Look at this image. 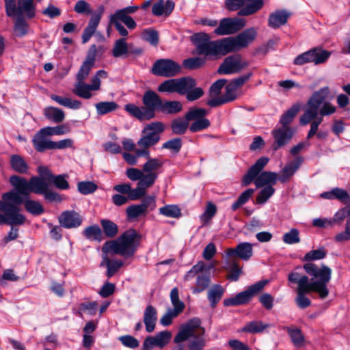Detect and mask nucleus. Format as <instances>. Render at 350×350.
Masks as SVG:
<instances>
[{
  "instance_id": "nucleus-1",
  "label": "nucleus",
  "mask_w": 350,
  "mask_h": 350,
  "mask_svg": "<svg viewBox=\"0 0 350 350\" xmlns=\"http://www.w3.org/2000/svg\"><path fill=\"white\" fill-rule=\"evenodd\" d=\"M306 275L293 271L288 275L289 282L296 284L295 302L299 308L304 309L311 305V301L306 294L317 293L321 299L329 295L327 284L331 280L332 269L325 265L318 266L312 262L306 263L304 267Z\"/></svg>"
},
{
  "instance_id": "nucleus-2",
  "label": "nucleus",
  "mask_w": 350,
  "mask_h": 350,
  "mask_svg": "<svg viewBox=\"0 0 350 350\" xmlns=\"http://www.w3.org/2000/svg\"><path fill=\"white\" fill-rule=\"evenodd\" d=\"M254 28H248L236 37L225 38L220 40L211 41L206 33H198L192 36L191 40L196 46L199 55H224L247 47L256 38Z\"/></svg>"
},
{
  "instance_id": "nucleus-3",
  "label": "nucleus",
  "mask_w": 350,
  "mask_h": 350,
  "mask_svg": "<svg viewBox=\"0 0 350 350\" xmlns=\"http://www.w3.org/2000/svg\"><path fill=\"white\" fill-rule=\"evenodd\" d=\"M141 236L133 229L123 232L117 239L106 242L102 248L103 253L118 254L124 258L134 256L139 245Z\"/></svg>"
},
{
  "instance_id": "nucleus-4",
  "label": "nucleus",
  "mask_w": 350,
  "mask_h": 350,
  "mask_svg": "<svg viewBox=\"0 0 350 350\" xmlns=\"http://www.w3.org/2000/svg\"><path fill=\"white\" fill-rule=\"evenodd\" d=\"M1 198L0 211L4 214L0 213V225H23L26 222L27 218L20 213L19 204L23 202L22 198L14 191L4 193Z\"/></svg>"
},
{
  "instance_id": "nucleus-5",
  "label": "nucleus",
  "mask_w": 350,
  "mask_h": 350,
  "mask_svg": "<svg viewBox=\"0 0 350 350\" xmlns=\"http://www.w3.org/2000/svg\"><path fill=\"white\" fill-rule=\"evenodd\" d=\"M162 99L152 90L145 92L142 97L144 107H138L129 103L124 106V109L131 116L140 121L149 120L155 116V111H159Z\"/></svg>"
},
{
  "instance_id": "nucleus-6",
  "label": "nucleus",
  "mask_w": 350,
  "mask_h": 350,
  "mask_svg": "<svg viewBox=\"0 0 350 350\" xmlns=\"http://www.w3.org/2000/svg\"><path fill=\"white\" fill-rule=\"evenodd\" d=\"M199 319H193L180 327L179 331L174 338L176 344L192 338L188 345L189 350H202L205 346L204 335L205 330L200 326Z\"/></svg>"
},
{
  "instance_id": "nucleus-7",
  "label": "nucleus",
  "mask_w": 350,
  "mask_h": 350,
  "mask_svg": "<svg viewBox=\"0 0 350 350\" xmlns=\"http://www.w3.org/2000/svg\"><path fill=\"white\" fill-rule=\"evenodd\" d=\"M10 183L14 191L20 198L27 197L31 193L43 194L49 187V182L38 176H33L29 180L22 176L13 175L10 178Z\"/></svg>"
},
{
  "instance_id": "nucleus-8",
  "label": "nucleus",
  "mask_w": 350,
  "mask_h": 350,
  "mask_svg": "<svg viewBox=\"0 0 350 350\" xmlns=\"http://www.w3.org/2000/svg\"><path fill=\"white\" fill-rule=\"evenodd\" d=\"M216 262L207 265L204 261L200 260L188 271L184 276L185 281L195 278V286L191 288L193 294L205 291L211 284V270H215Z\"/></svg>"
},
{
  "instance_id": "nucleus-9",
  "label": "nucleus",
  "mask_w": 350,
  "mask_h": 350,
  "mask_svg": "<svg viewBox=\"0 0 350 350\" xmlns=\"http://www.w3.org/2000/svg\"><path fill=\"white\" fill-rule=\"evenodd\" d=\"M330 94L328 86H324L314 91L307 101L306 109L300 117L301 125H306L319 116V109Z\"/></svg>"
},
{
  "instance_id": "nucleus-10",
  "label": "nucleus",
  "mask_w": 350,
  "mask_h": 350,
  "mask_svg": "<svg viewBox=\"0 0 350 350\" xmlns=\"http://www.w3.org/2000/svg\"><path fill=\"white\" fill-rule=\"evenodd\" d=\"M163 163L164 162L161 159H150L144 164L142 170L131 167L126 170V174L133 181L143 180L148 174H154L157 180L159 170Z\"/></svg>"
},
{
  "instance_id": "nucleus-11",
  "label": "nucleus",
  "mask_w": 350,
  "mask_h": 350,
  "mask_svg": "<svg viewBox=\"0 0 350 350\" xmlns=\"http://www.w3.org/2000/svg\"><path fill=\"white\" fill-rule=\"evenodd\" d=\"M165 129L164 124L161 122H154L147 124L142 131V136L138 140L139 148H150L158 143L159 134Z\"/></svg>"
},
{
  "instance_id": "nucleus-12",
  "label": "nucleus",
  "mask_w": 350,
  "mask_h": 350,
  "mask_svg": "<svg viewBox=\"0 0 350 350\" xmlns=\"http://www.w3.org/2000/svg\"><path fill=\"white\" fill-rule=\"evenodd\" d=\"M228 10L234 11L239 10V16H248L254 14L263 5V0H226Z\"/></svg>"
},
{
  "instance_id": "nucleus-13",
  "label": "nucleus",
  "mask_w": 350,
  "mask_h": 350,
  "mask_svg": "<svg viewBox=\"0 0 350 350\" xmlns=\"http://www.w3.org/2000/svg\"><path fill=\"white\" fill-rule=\"evenodd\" d=\"M249 66V62L242 58L241 55L234 54L224 59L218 68L220 75H232L240 72Z\"/></svg>"
},
{
  "instance_id": "nucleus-14",
  "label": "nucleus",
  "mask_w": 350,
  "mask_h": 350,
  "mask_svg": "<svg viewBox=\"0 0 350 350\" xmlns=\"http://www.w3.org/2000/svg\"><path fill=\"white\" fill-rule=\"evenodd\" d=\"M180 66L170 59H158L152 68V72L158 76L170 77L180 72Z\"/></svg>"
},
{
  "instance_id": "nucleus-15",
  "label": "nucleus",
  "mask_w": 350,
  "mask_h": 350,
  "mask_svg": "<svg viewBox=\"0 0 350 350\" xmlns=\"http://www.w3.org/2000/svg\"><path fill=\"white\" fill-rule=\"evenodd\" d=\"M245 20L241 18H223L214 32L219 36L233 34L245 25Z\"/></svg>"
},
{
  "instance_id": "nucleus-16",
  "label": "nucleus",
  "mask_w": 350,
  "mask_h": 350,
  "mask_svg": "<svg viewBox=\"0 0 350 350\" xmlns=\"http://www.w3.org/2000/svg\"><path fill=\"white\" fill-rule=\"evenodd\" d=\"M295 132L293 127L277 126L272 131L274 142L273 149L277 150L290 142Z\"/></svg>"
},
{
  "instance_id": "nucleus-17",
  "label": "nucleus",
  "mask_w": 350,
  "mask_h": 350,
  "mask_svg": "<svg viewBox=\"0 0 350 350\" xmlns=\"http://www.w3.org/2000/svg\"><path fill=\"white\" fill-rule=\"evenodd\" d=\"M155 181L156 176L154 174H148L143 180L137 183L136 188H131L129 198L131 200H137L144 197L146 193L147 189L152 187Z\"/></svg>"
},
{
  "instance_id": "nucleus-18",
  "label": "nucleus",
  "mask_w": 350,
  "mask_h": 350,
  "mask_svg": "<svg viewBox=\"0 0 350 350\" xmlns=\"http://www.w3.org/2000/svg\"><path fill=\"white\" fill-rule=\"evenodd\" d=\"M172 338V334L169 331H163L154 336H148L144 341L143 347L148 349L154 347L163 348L166 346Z\"/></svg>"
},
{
  "instance_id": "nucleus-19",
  "label": "nucleus",
  "mask_w": 350,
  "mask_h": 350,
  "mask_svg": "<svg viewBox=\"0 0 350 350\" xmlns=\"http://www.w3.org/2000/svg\"><path fill=\"white\" fill-rule=\"evenodd\" d=\"M268 283V280H261L251 286L245 291H242L237 295V299L239 305L247 303L252 297L259 294L265 285Z\"/></svg>"
},
{
  "instance_id": "nucleus-20",
  "label": "nucleus",
  "mask_w": 350,
  "mask_h": 350,
  "mask_svg": "<svg viewBox=\"0 0 350 350\" xmlns=\"http://www.w3.org/2000/svg\"><path fill=\"white\" fill-rule=\"evenodd\" d=\"M226 254L229 258L239 257L244 260H247L253 255V245L248 242H243L239 243L236 248L228 249Z\"/></svg>"
},
{
  "instance_id": "nucleus-21",
  "label": "nucleus",
  "mask_w": 350,
  "mask_h": 350,
  "mask_svg": "<svg viewBox=\"0 0 350 350\" xmlns=\"http://www.w3.org/2000/svg\"><path fill=\"white\" fill-rule=\"evenodd\" d=\"M58 220L62 227L75 228L81 226L83 218L75 211H66L59 215Z\"/></svg>"
},
{
  "instance_id": "nucleus-22",
  "label": "nucleus",
  "mask_w": 350,
  "mask_h": 350,
  "mask_svg": "<svg viewBox=\"0 0 350 350\" xmlns=\"http://www.w3.org/2000/svg\"><path fill=\"white\" fill-rule=\"evenodd\" d=\"M49 136L44 128L36 133L32 143L37 151L44 152L46 150H52L53 141L51 140Z\"/></svg>"
},
{
  "instance_id": "nucleus-23",
  "label": "nucleus",
  "mask_w": 350,
  "mask_h": 350,
  "mask_svg": "<svg viewBox=\"0 0 350 350\" xmlns=\"http://www.w3.org/2000/svg\"><path fill=\"white\" fill-rule=\"evenodd\" d=\"M269 162L267 157H260L257 161L250 168L247 173L243 176L242 185L247 186L250 185L254 178L260 174V171Z\"/></svg>"
},
{
  "instance_id": "nucleus-24",
  "label": "nucleus",
  "mask_w": 350,
  "mask_h": 350,
  "mask_svg": "<svg viewBox=\"0 0 350 350\" xmlns=\"http://www.w3.org/2000/svg\"><path fill=\"white\" fill-rule=\"evenodd\" d=\"M94 51L92 52H90L85 61L83 62L77 74V81H83L88 77L90 74V70L94 67L96 60V50L95 46H93Z\"/></svg>"
},
{
  "instance_id": "nucleus-25",
  "label": "nucleus",
  "mask_w": 350,
  "mask_h": 350,
  "mask_svg": "<svg viewBox=\"0 0 350 350\" xmlns=\"http://www.w3.org/2000/svg\"><path fill=\"white\" fill-rule=\"evenodd\" d=\"M100 11L98 14L92 15L91 17L88 26L84 29V31L82 35V42L83 43H86L92 36L94 33L99 23L103 12V7H100Z\"/></svg>"
},
{
  "instance_id": "nucleus-26",
  "label": "nucleus",
  "mask_w": 350,
  "mask_h": 350,
  "mask_svg": "<svg viewBox=\"0 0 350 350\" xmlns=\"http://www.w3.org/2000/svg\"><path fill=\"white\" fill-rule=\"evenodd\" d=\"M290 16L291 12L287 10H276L270 14L268 20V25L273 29L279 28L286 23Z\"/></svg>"
},
{
  "instance_id": "nucleus-27",
  "label": "nucleus",
  "mask_w": 350,
  "mask_h": 350,
  "mask_svg": "<svg viewBox=\"0 0 350 350\" xmlns=\"http://www.w3.org/2000/svg\"><path fill=\"white\" fill-rule=\"evenodd\" d=\"M303 162V158L301 157H297L293 161L288 163L281 171V174L278 176V180L281 183H286L299 169Z\"/></svg>"
},
{
  "instance_id": "nucleus-28",
  "label": "nucleus",
  "mask_w": 350,
  "mask_h": 350,
  "mask_svg": "<svg viewBox=\"0 0 350 350\" xmlns=\"http://www.w3.org/2000/svg\"><path fill=\"white\" fill-rule=\"evenodd\" d=\"M120 22H122L130 29H133L136 27L135 21L122 9L116 10L109 17V23Z\"/></svg>"
},
{
  "instance_id": "nucleus-29",
  "label": "nucleus",
  "mask_w": 350,
  "mask_h": 350,
  "mask_svg": "<svg viewBox=\"0 0 350 350\" xmlns=\"http://www.w3.org/2000/svg\"><path fill=\"white\" fill-rule=\"evenodd\" d=\"M278 180V174L272 172H263L259 174L254 178V183L257 188L267 187L268 185L272 186L276 183Z\"/></svg>"
},
{
  "instance_id": "nucleus-30",
  "label": "nucleus",
  "mask_w": 350,
  "mask_h": 350,
  "mask_svg": "<svg viewBox=\"0 0 350 350\" xmlns=\"http://www.w3.org/2000/svg\"><path fill=\"white\" fill-rule=\"evenodd\" d=\"M10 164L12 169L21 174H28L29 167L23 157L18 154H12L10 158Z\"/></svg>"
},
{
  "instance_id": "nucleus-31",
  "label": "nucleus",
  "mask_w": 350,
  "mask_h": 350,
  "mask_svg": "<svg viewBox=\"0 0 350 350\" xmlns=\"http://www.w3.org/2000/svg\"><path fill=\"white\" fill-rule=\"evenodd\" d=\"M108 253H103L102 255V262H100V266H106L107 271V276L108 278H111L113 276L116 271L122 267L123 262L120 260H111L107 256Z\"/></svg>"
},
{
  "instance_id": "nucleus-32",
  "label": "nucleus",
  "mask_w": 350,
  "mask_h": 350,
  "mask_svg": "<svg viewBox=\"0 0 350 350\" xmlns=\"http://www.w3.org/2000/svg\"><path fill=\"white\" fill-rule=\"evenodd\" d=\"M157 320L156 309L152 306H148L144 314V322L148 332L150 333L154 331Z\"/></svg>"
},
{
  "instance_id": "nucleus-33",
  "label": "nucleus",
  "mask_w": 350,
  "mask_h": 350,
  "mask_svg": "<svg viewBox=\"0 0 350 350\" xmlns=\"http://www.w3.org/2000/svg\"><path fill=\"white\" fill-rule=\"evenodd\" d=\"M183 109V105L178 100H163L160 106L159 112L164 114L174 115Z\"/></svg>"
},
{
  "instance_id": "nucleus-34",
  "label": "nucleus",
  "mask_w": 350,
  "mask_h": 350,
  "mask_svg": "<svg viewBox=\"0 0 350 350\" xmlns=\"http://www.w3.org/2000/svg\"><path fill=\"white\" fill-rule=\"evenodd\" d=\"M174 3L171 1H167L165 3L163 0H160L154 3L152 6V14L154 16H168L173 10Z\"/></svg>"
},
{
  "instance_id": "nucleus-35",
  "label": "nucleus",
  "mask_w": 350,
  "mask_h": 350,
  "mask_svg": "<svg viewBox=\"0 0 350 350\" xmlns=\"http://www.w3.org/2000/svg\"><path fill=\"white\" fill-rule=\"evenodd\" d=\"M44 115L46 119L55 123H60L65 118L64 111L55 107H47L44 108Z\"/></svg>"
},
{
  "instance_id": "nucleus-36",
  "label": "nucleus",
  "mask_w": 350,
  "mask_h": 350,
  "mask_svg": "<svg viewBox=\"0 0 350 350\" xmlns=\"http://www.w3.org/2000/svg\"><path fill=\"white\" fill-rule=\"evenodd\" d=\"M301 105L298 103L294 104L280 118V123L282 127H291L289 124L293 122L295 116L300 110Z\"/></svg>"
},
{
  "instance_id": "nucleus-37",
  "label": "nucleus",
  "mask_w": 350,
  "mask_h": 350,
  "mask_svg": "<svg viewBox=\"0 0 350 350\" xmlns=\"http://www.w3.org/2000/svg\"><path fill=\"white\" fill-rule=\"evenodd\" d=\"M91 91L92 90L89 84H86L83 81H77L72 90L75 95L85 99H90L92 98V94L91 93Z\"/></svg>"
},
{
  "instance_id": "nucleus-38",
  "label": "nucleus",
  "mask_w": 350,
  "mask_h": 350,
  "mask_svg": "<svg viewBox=\"0 0 350 350\" xmlns=\"http://www.w3.org/2000/svg\"><path fill=\"white\" fill-rule=\"evenodd\" d=\"M224 293V288L219 284L213 285L208 291L207 297L211 307H215L216 304L221 300Z\"/></svg>"
},
{
  "instance_id": "nucleus-39",
  "label": "nucleus",
  "mask_w": 350,
  "mask_h": 350,
  "mask_svg": "<svg viewBox=\"0 0 350 350\" xmlns=\"http://www.w3.org/2000/svg\"><path fill=\"white\" fill-rule=\"evenodd\" d=\"M23 200L22 203L24 204L25 210L33 215H40L44 213V208L42 205L38 201L31 200L29 198H25Z\"/></svg>"
},
{
  "instance_id": "nucleus-40",
  "label": "nucleus",
  "mask_w": 350,
  "mask_h": 350,
  "mask_svg": "<svg viewBox=\"0 0 350 350\" xmlns=\"http://www.w3.org/2000/svg\"><path fill=\"white\" fill-rule=\"evenodd\" d=\"M178 79V93L185 95L191 89L196 85V81L193 78L187 77Z\"/></svg>"
},
{
  "instance_id": "nucleus-41",
  "label": "nucleus",
  "mask_w": 350,
  "mask_h": 350,
  "mask_svg": "<svg viewBox=\"0 0 350 350\" xmlns=\"http://www.w3.org/2000/svg\"><path fill=\"white\" fill-rule=\"evenodd\" d=\"M51 98L64 107L72 109H78L81 106V103L77 100H72L67 97H61L56 94H51Z\"/></svg>"
},
{
  "instance_id": "nucleus-42",
  "label": "nucleus",
  "mask_w": 350,
  "mask_h": 350,
  "mask_svg": "<svg viewBox=\"0 0 350 350\" xmlns=\"http://www.w3.org/2000/svg\"><path fill=\"white\" fill-rule=\"evenodd\" d=\"M51 98L64 107L72 109H78L81 106V103L77 100H72L67 97H61L56 94H51Z\"/></svg>"
},
{
  "instance_id": "nucleus-43",
  "label": "nucleus",
  "mask_w": 350,
  "mask_h": 350,
  "mask_svg": "<svg viewBox=\"0 0 350 350\" xmlns=\"http://www.w3.org/2000/svg\"><path fill=\"white\" fill-rule=\"evenodd\" d=\"M270 326V324L264 323L262 321H254L247 323L241 328V332L252 334L260 333Z\"/></svg>"
},
{
  "instance_id": "nucleus-44",
  "label": "nucleus",
  "mask_w": 350,
  "mask_h": 350,
  "mask_svg": "<svg viewBox=\"0 0 350 350\" xmlns=\"http://www.w3.org/2000/svg\"><path fill=\"white\" fill-rule=\"evenodd\" d=\"M129 53V47L125 38L117 40L112 49V55L114 57L125 56Z\"/></svg>"
},
{
  "instance_id": "nucleus-45",
  "label": "nucleus",
  "mask_w": 350,
  "mask_h": 350,
  "mask_svg": "<svg viewBox=\"0 0 350 350\" xmlns=\"http://www.w3.org/2000/svg\"><path fill=\"white\" fill-rule=\"evenodd\" d=\"M310 52L312 53V63L315 65L325 63L331 55V52L321 48H314L310 49Z\"/></svg>"
},
{
  "instance_id": "nucleus-46",
  "label": "nucleus",
  "mask_w": 350,
  "mask_h": 350,
  "mask_svg": "<svg viewBox=\"0 0 350 350\" xmlns=\"http://www.w3.org/2000/svg\"><path fill=\"white\" fill-rule=\"evenodd\" d=\"M16 14L25 13L29 17L34 16V6L33 0H18Z\"/></svg>"
},
{
  "instance_id": "nucleus-47",
  "label": "nucleus",
  "mask_w": 350,
  "mask_h": 350,
  "mask_svg": "<svg viewBox=\"0 0 350 350\" xmlns=\"http://www.w3.org/2000/svg\"><path fill=\"white\" fill-rule=\"evenodd\" d=\"M83 233L85 238L90 241H101L103 239L102 231L97 225L87 227Z\"/></svg>"
},
{
  "instance_id": "nucleus-48",
  "label": "nucleus",
  "mask_w": 350,
  "mask_h": 350,
  "mask_svg": "<svg viewBox=\"0 0 350 350\" xmlns=\"http://www.w3.org/2000/svg\"><path fill=\"white\" fill-rule=\"evenodd\" d=\"M159 213L167 217L178 218L181 216L180 208L175 204H167L159 209Z\"/></svg>"
},
{
  "instance_id": "nucleus-49",
  "label": "nucleus",
  "mask_w": 350,
  "mask_h": 350,
  "mask_svg": "<svg viewBox=\"0 0 350 350\" xmlns=\"http://www.w3.org/2000/svg\"><path fill=\"white\" fill-rule=\"evenodd\" d=\"M98 115H105L116 110L118 105L114 101L99 102L95 105Z\"/></svg>"
},
{
  "instance_id": "nucleus-50",
  "label": "nucleus",
  "mask_w": 350,
  "mask_h": 350,
  "mask_svg": "<svg viewBox=\"0 0 350 350\" xmlns=\"http://www.w3.org/2000/svg\"><path fill=\"white\" fill-rule=\"evenodd\" d=\"M188 121L186 118L185 119L176 118L172 120L171 124L172 132L176 135L184 134L189 126Z\"/></svg>"
},
{
  "instance_id": "nucleus-51",
  "label": "nucleus",
  "mask_w": 350,
  "mask_h": 350,
  "mask_svg": "<svg viewBox=\"0 0 350 350\" xmlns=\"http://www.w3.org/2000/svg\"><path fill=\"white\" fill-rule=\"evenodd\" d=\"M170 299L174 306L172 310L177 314H179L183 310L185 304L179 299L178 290L176 287L172 289L170 292Z\"/></svg>"
},
{
  "instance_id": "nucleus-52",
  "label": "nucleus",
  "mask_w": 350,
  "mask_h": 350,
  "mask_svg": "<svg viewBox=\"0 0 350 350\" xmlns=\"http://www.w3.org/2000/svg\"><path fill=\"white\" fill-rule=\"evenodd\" d=\"M159 92H167V93H178V79H167L161 83L157 88Z\"/></svg>"
},
{
  "instance_id": "nucleus-53",
  "label": "nucleus",
  "mask_w": 350,
  "mask_h": 350,
  "mask_svg": "<svg viewBox=\"0 0 350 350\" xmlns=\"http://www.w3.org/2000/svg\"><path fill=\"white\" fill-rule=\"evenodd\" d=\"M100 224L104 233L107 237L112 238L117 234L118 228L114 222L109 219H102Z\"/></svg>"
},
{
  "instance_id": "nucleus-54",
  "label": "nucleus",
  "mask_w": 350,
  "mask_h": 350,
  "mask_svg": "<svg viewBox=\"0 0 350 350\" xmlns=\"http://www.w3.org/2000/svg\"><path fill=\"white\" fill-rule=\"evenodd\" d=\"M146 214L147 211L140 204L129 206L126 208V215L129 219H136L140 216H145Z\"/></svg>"
},
{
  "instance_id": "nucleus-55",
  "label": "nucleus",
  "mask_w": 350,
  "mask_h": 350,
  "mask_svg": "<svg viewBox=\"0 0 350 350\" xmlns=\"http://www.w3.org/2000/svg\"><path fill=\"white\" fill-rule=\"evenodd\" d=\"M275 189L272 186L268 185L265 187L257 196L256 202L260 204H265L273 195Z\"/></svg>"
},
{
  "instance_id": "nucleus-56",
  "label": "nucleus",
  "mask_w": 350,
  "mask_h": 350,
  "mask_svg": "<svg viewBox=\"0 0 350 350\" xmlns=\"http://www.w3.org/2000/svg\"><path fill=\"white\" fill-rule=\"evenodd\" d=\"M107 77V72L104 70H100L92 77L91 83L89 84L90 87L93 91H98L100 88V79H105Z\"/></svg>"
},
{
  "instance_id": "nucleus-57",
  "label": "nucleus",
  "mask_w": 350,
  "mask_h": 350,
  "mask_svg": "<svg viewBox=\"0 0 350 350\" xmlns=\"http://www.w3.org/2000/svg\"><path fill=\"white\" fill-rule=\"evenodd\" d=\"M46 134L51 135H62L70 131V127L66 124L58 125L56 126H47L44 128Z\"/></svg>"
},
{
  "instance_id": "nucleus-58",
  "label": "nucleus",
  "mask_w": 350,
  "mask_h": 350,
  "mask_svg": "<svg viewBox=\"0 0 350 350\" xmlns=\"http://www.w3.org/2000/svg\"><path fill=\"white\" fill-rule=\"evenodd\" d=\"M205 60L202 57H191L183 61V65L185 68L195 70L204 64Z\"/></svg>"
},
{
  "instance_id": "nucleus-59",
  "label": "nucleus",
  "mask_w": 350,
  "mask_h": 350,
  "mask_svg": "<svg viewBox=\"0 0 350 350\" xmlns=\"http://www.w3.org/2000/svg\"><path fill=\"white\" fill-rule=\"evenodd\" d=\"M282 241L288 245L295 244L300 242L299 232L297 229L292 228L289 232L285 233L282 237Z\"/></svg>"
},
{
  "instance_id": "nucleus-60",
  "label": "nucleus",
  "mask_w": 350,
  "mask_h": 350,
  "mask_svg": "<svg viewBox=\"0 0 350 350\" xmlns=\"http://www.w3.org/2000/svg\"><path fill=\"white\" fill-rule=\"evenodd\" d=\"M216 211L217 208L215 205L211 202H208L204 212L200 216V221L203 225L206 224L213 217Z\"/></svg>"
},
{
  "instance_id": "nucleus-61",
  "label": "nucleus",
  "mask_w": 350,
  "mask_h": 350,
  "mask_svg": "<svg viewBox=\"0 0 350 350\" xmlns=\"http://www.w3.org/2000/svg\"><path fill=\"white\" fill-rule=\"evenodd\" d=\"M326 252L324 248L311 250L306 253L304 257V261H313L324 258L326 256Z\"/></svg>"
},
{
  "instance_id": "nucleus-62",
  "label": "nucleus",
  "mask_w": 350,
  "mask_h": 350,
  "mask_svg": "<svg viewBox=\"0 0 350 350\" xmlns=\"http://www.w3.org/2000/svg\"><path fill=\"white\" fill-rule=\"evenodd\" d=\"M254 192V190L253 189H248L244 192H243L239 197L238 200L232 204V209L233 211H236L240 206L245 204L249 200L250 197L252 196Z\"/></svg>"
},
{
  "instance_id": "nucleus-63",
  "label": "nucleus",
  "mask_w": 350,
  "mask_h": 350,
  "mask_svg": "<svg viewBox=\"0 0 350 350\" xmlns=\"http://www.w3.org/2000/svg\"><path fill=\"white\" fill-rule=\"evenodd\" d=\"M77 189L81 193L88 195L94 193L97 189V185L91 181H83L78 183Z\"/></svg>"
},
{
  "instance_id": "nucleus-64",
  "label": "nucleus",
  "mask_w": 350,
  "mask_h": 350,
  "mask_svg": "<svg viewBox=\"0 0 350 350\" xmlns=\"http://www.w3.org/2000/svg\"><path fill=\"white\" fill-rule=\"evenodd\" d=\"M67 175L61 174L53 176L50 183H53L57 189L64 190L69 188V183L66 180Z\"/></svg>"
}]
</instances>
